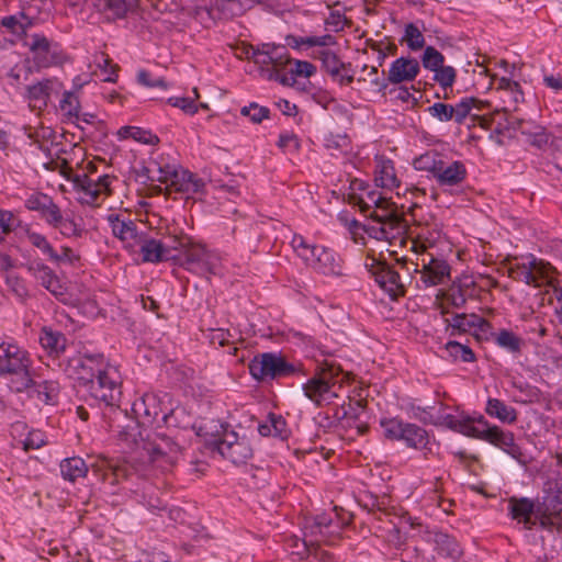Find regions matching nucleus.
Returning a JSON list of instances; mask_svg holds the SVG:
<instances>
[{
	"label": "nucleus",
	"instance_id": "obj_1",
	"mask_svg": "<svg viewBox=\"0 0 562 562\" xmlns=\"http://www.w3.org/2000/svg\"><path fill=\"white\" fill-rule=\"evenodd\" d=\"M53 374L46 364L33 367L26 350L0 337V375L23 376L25 386H47L54 382Z\"/></svg>",
	"mask_w": 562,
	"mask_h": 562
},
{
	"label": "nucleus",
	"instance_id": "obj_2",
	"mask_svg": "<svg viewBox=\"0 0 562 562\" xmlns=\"http://www.w3.org/2000/svg\"><path fill=\"white\" fill-rule=\"evenodd\" d=\"M508 274L513 280L533 288L546 286L551 289L550 301H557L555 314L560 324H562V288L558 284L554 267L549 262L529 256L521 262L512 263L508 268Z\"/></svg>",
	"mask_w": 562,
	"mask_h": 562
},
{
	"label": "nucleus",
	"instance_id": "obj_3",
	"mask_svg": "<svg viewBox=\"0 0 562 562\" xmlns=\"http://www.w3.org/2000/svg\"><path fill=\"white\" fill-rule=\"evenodd\" d=\"M95 172L97 167L92 161H88L80 173H74L70 167L63 171L67 180L72 182L76 200L81 205L100 207L112 195V183L115 178Z\"/></svg>",
	"mask_w": 562,
	"mask_h": 562
},
{
	"label": "nucleus",
	"instance_id": "obj_4",
	"mask_svg": "<svg viewBox=\"0 0 562 562\" xmlns=\"http://www.w3.org/2000/svg\"><path fill=\"white\" fill-rule=\"evenodd\" d=\"M199 436L233 463H245L252 457V447L245 435L227 430L218 420H209L199 428Z\"/></svg>",
	"mask_w": 562,
	"mask_h": 562
},
{
	"label": "nucleus",
	"instance_id": "obj_5",
	"mask_svg": "<svg viewBox=\"0 0 562 562\" xmlns=\"http://www.w3.org/2000/svg\"><path fill=\"white\" fill-rule=\"evenodd\" d=\"M291 246L306 267L327 277L344 274V260L333 249L307 241L302 235H294Z\"/></svg>",
	"mask_w": 562,
	"mask_h": 562
},
{
	"label": "nucleus",
	"instance_id": "obj_6",
	"mask_svg": "<svg viewBox=\"0 0 562 562\" xmlns=\"http://www.w3.org/2000/svg\"><path fill=\"white\" fill-rule=\"evenodd\" d=\"M66 374L79 386H121L122 380L119 370L110 364H104L93 358L71 359L66 368Z\"/></svg>",
	"mask_w": 562,
	"mask_h": 562
},
{
	"label": "nucleus",
	"instance_id": "obj_7",
	"mask_svg": "<svg viewBox=\"0 0 562 562\" xmlns=\"http://www.w3.org/2000/svg\"><path fill=\"white\" fill-rule=\"evenodd\" d=\"M251 375L261 382L296 375L303 372L301 362H291L280 352H263L249 363Z\"/></svg>",
	"mask_w": 562,
	"mask_h": 562
},
{
	"label": "nucleus",
	"instance_id": "obj_8",
	"mask_svg": "<svg viewBox=\"0 0 562 562\" xmlns=\"http://www.w3.org/2000/svg\"><path fill=\"white\" fill-rule=\"evenodd\" d=\"M150 170L157 173L156 180L165 183L169 193L176 192L186 199L193 198L204 188L201 178L177 165L155 162Z\"/></svg>",
	"mask_w": 562,
	"mask_h": 562
},
{
	"label": "nucleus",
	"instance_id": "obj_9",
	"mask_svg": "<svg viewBox=\"0 0 562 562\" xmlns=\"http://www.w3.org/2000/svg\"><path fill=\"white\" fill-rule=\"evenodd\" d=\"M181 266L190 272L199 276L217 274L221 270L222 259L220 255L200 244H191L184 250Z\"/></svg>",
	"mask_w": 562,
	"mask_h": 562
},
{
	"label": "nucleus",
	"instance_id": "obj_10",
	"mask_svg": "<svg viewBox=\"0 0 562 562\" xmlns=\"http://www.w3.org/2000/svg\"><path fill=\"white\" fill-rule=\"evenodd\" d=\"M32 54L36 66L48 68L61 65L66 60V55L60 45L43 34H32L24 43Z\"/></svg>",
	"mask_w": 562,
	"mask_h": 562
},
{
	"label": "nucleus",
	"instance_id": "obj_11",
	"mask_svg": "<svg viewBox=\"0 0 562 562\" xmlns=\"http://www.w3.org/2000/svg\"><path fill=\"white\" fill-rule=\"evenodd\" d=\"M414 271L420 274L424 288L443 284L450 280L451 268L438 254H425L417 257Z\"/></svg>",
	"mask_w": 562,
	"mask_h": 562
},
{
	"label": "nucleus",
	"instance_id": "obj_12",
	"mask_svg": "<svg viewBox=\"0 0 562 562\" xmlns=\"http://www.w3.org/2000/svg\"><path fill=\"white\" fill-rule=\"evenodd\" d=\"M29 273L56 299L67 301L66 288L61 284L55 271L42 261H34L26 266Z\"/></svg>",
	"mask_w": 562,
	"mask_h": 562
},
{
	"label": "nucleus",
	"instance_id": "obj_13",
	"mask_svg": "<svg viewBox=\"0 0 562 562\" xmlns=\"http://www.w3.org/2000/svg\"><path fill=\"white\" fill-rule=\"evenodd\" d=\"M442 241L443 234L437 224L420 226L416 235L409 240L411 250L417 257L425 254H437V247Z\"/></svg>",
	"mask_w": 562,
	"mask_h": 562
},
{
	"label": "nucleus",
	"instance_id": "obj_14",
	"mask_svg": "<svg viewBox=\"0 0 562 562\" xmlns=\"http://www.w3.org/2000/svg\"><path fill=\"white\" fill-rule=\"evenodd\" d=\"M432 178L440 187L459 186L467 178V168L461 161H446L439 158L432 168Z\"/></svg>",
	"mask_w": 562,
	"mask_h": 562
},
{
	"label": "nucleus",
	"instance_id": "obj_15",
	"mask_svg": "<svg viewBox=\"0 0 562 562\" xmlns=\"http://www.w3.org/2000/svg\"><path fill=\"white\" fill-rule=\"evenodd\" d=\"M108 221L113 235L123 243L125 248L134 250L138 246L142 235L133 220L120 214H110Z\"/></svg>",
	"mask_w": 562,
	"mask_h": 562
},
{
	"label": "nucleus",
	"instance_id": "obj_16",
	"mask_svg": "<svg viewBox=\"0 0 562 562\" xmlns=\"http://www.w3.org/2000/svg\"><path fill=\"white\" fill-rule=\"evenodd\" d=\"M487 108H490L488 101H482L475 98H463L459 103L453 105L452 120L457 124H462L465 119L471 115L473 122L477 121L482 127L488 128L491 124L490 119L482 116L479 113L472 114L473 110L481 112Z\"/></svg>",
	"mask_w": 562,
	"mask_h": 562
},
{
	"label": "nucleus",
	"instance_id": "obj_17",
	"mask_svg": "<svg viewBox=\"0 0 562 562\" xmlns=\"http://www.w3.org/2000/svg\"><path fill=\"white\" fill-rule=\"evenodd\" d=\"M420 72V64L414 57H398L389 68L387 81L392 85L414 81Z\"/></svg>",
	"mask_w": 562,
	"mask_h": 562
},
{
	"label": "nucleus",
	"instance_id": "obj_18",
	"mask_svg": "<svg viewBox=\"0 0 562 562\" xmlns=\"http://www.w3.org/2000/svg\"><path fill=\"white\" fill-rule=\"evenodd\" d=\"M374 182L378 187L391 191L401 184L393 160L384 155L374 157Z\"/></svg>",
	"mask_w": 562,
	"mask_h": 562
},
{
	"label": "nucleus",
	"instance_id": "obj_19",
	"mask_svg": "<svg viewBox=\"0 0 562 562\" xmlns=\"http://www.w3.org/2000/svg\"><path fill=\"white\" fill-rule=\"evenodd\" d=\"M496 92L503 103L502 110L504 112L516 111L518 104L524 101V92L520 85L506 77L497 79Z\"/></svg>",
	"mask_w": 562,
	"mask_h": 562
},
{
	"label": "nucleus",
	"instance_id": "obj_20",
	"mask_svg": "<svg viewBox=\"0 0 562 562\" xmlns=\"http://www.w3.org/2000/svg\"><path fill=\"white\" fill-rule=\"evenodd\" d=\"M24 206L29 211L37 212L47 225L56 218L59 210L53 198L42 192L30 194L24 201Z\"/></svg>",
	"mask_w": 562,
	"mask_h": 562
},
{
	"label": "nucleus",
	"instance_id": "obj_21",
	"mask_svg": "<svg viewBox=\"0 0 562 562\" xmlns=\"http://www.w3.org/2000/svg\"><path fill=\"white\" fill-rule=\"evenodd\" d=\"M406 224L400 222H378L372 220L370 224L364 227L366 233L370 238L375 240H385L392 244L394 240L402 241V235L405 232Z\"/></svg>",
	"mask_w": 562,
	"mask_h": 562
},
{
	"label": "nucleus",
	"instance_id": "obj_22",
	"mask_svg": "<svg viewBox=\"0 0 562 562\" xmlns=\"http://www.w3.org/2000/svg\"><path fill=\"white\" fill-rule=\"evenodd\" d=\"M48 226L57 229L67 238H80L86 232L81 218H77L72 212L64 214L60 209L57 211L56 218Z\"/></svg>",
	"mask_w": 562,
	"mask_h": 562
},
{
	"label": "nucleus",
	"instance_id": "obj_23",
	"mask_svg": "<svg viewBox=\"0 0 562 562\" xmlns=\"http://www.w3.org/2000/svg\"><path fill=\"white\" fill-rule=\"evenodd\" d=\"M485 441L502 449L514 459H519L521 456L520 448L515 443L514 435L510 431L502 430L498 426H491Z\"/></svg>",
	"mask_w": 562,
	"mask_h": 562
},
{
	"label": "nucleus",
	"instance_id": "obj_24",
	"mask_svg": "<svg viewBox=\"0 0 562 562\" xmlns=\"http://www.w3.org/2000/svg\"><path fill=\"white\" fill-rule=\"evenodd\" d=\"M375 282L384 290L392 299H397L405 294V286L401 281L397 271L386 266L382 271L378 272L374 278Z\"/></svg>",
	"mask_w": 562,
	"mask_h": 562
},
{
	"label": "nucleus",
	"instance_id": "obj_25",
	"mask_svg": "<svg viewBox=\"0 0 562 562\" xmlns=\"http://www.w3.org/2000/svg\"><path fill=\"white\" fill-rule=\"evenodd\" d=\"M138 246L144 262L158 263L161 261H168L169 249L164 246L161 239H144L142 237Z\"/></svg>",
	"mask_w": 562,
	"mask_h": 562
},
{
	"label": "nucleus",
	"instance_id": "obj_26",
	"mask_svg": "<svg viewBox=\"0 0 562 562\" xmlns=\"http://www.w3.org/2000/svg\"><path fill=\"white\" fill-rule=\"evenodd\" d=\"M535 515L542 528H554L562 519V499L555 505L553 498L547 497L543 505L536 509Z\"/></svg>",
	"mask_w": 562,
	"mask_h": 562
},
{
	"label": "nucleus",
	"instance_id": "obj_27",
	"mask_svg": "<svg viewBox=\"0 0 562 562\" xmlns=\"http://www.w3.org/2000/svg\"><path fill=\"white\" fill-rule=\"evenodd\" d=\"M54 81L45 79L27 87V101L32 110H43L47 106L53 90Z\"/></svg>",
	"mask_w": 562,
	"mask_h": 562
},
{
	"label": "nucleus",
	"instance_id": "obj_28",
	"mask_svg": "<svg viewBox=\"0 0 562 562\" xmlns=\"http://www.w3.org/2000/svg\"><path fill=\"white\" fill-rule=\"evenodd\" d=\"M438 555L456 561L462 554L459 542L443 532H432L430 539Z\"/></svg>",
	"mask_w": 562,
	"mask_h": 562
},
{
	"label": "nucleus",
	"instance_id": "obj_29",
	"mask_svg": "<svg viewBox=\"0 0 562 562\" xmlns=\"http://www.w3.org/2000/svg\"><path fill=\"white\" fill-rule=\"evenodd\" d=\"M258 431L263 437L288 439L290 430L285 419L281 415L269 414L267 419L258 426Z\"/></svg>",
	"mask_w": 562,
	"mask_h": 562
},
{
	"label": "nucleus",
	"instance_id": "obj_30",
	"mask_svg": "<svg viewBox=\"0 0 562 562\" xmlns=\"http://www.w3.org/2000/svg\"><path fill=\"white\" fill-rule=\"evenodd\" d=\"M406 447L415 450H425L430 443L428 432L416 424L408 423L402 440Z\"/></svg>",
	"mask_w": 562,
	"mask_h": 562
},
{
	"label": "nucleus",
	"instance_id": "obj_31",
	"mask_svg": "<svg viewBox=\"0 0 562 562\" xmlns=\"http://www.w3.org/2000/svg\"><path fill=\"white\" fill-rule=\"evenodd\" d=\"M509 507L512 517L519 522H522L528 529H531L535 522H531V517L535 512L533 503L528 498H510Z\"/></svg>",
	"mask_w": 562,
	"mask_h": 562
},
{
	"label": "nucleus",
	"instance_id": "obj_32",
	"mask_svg": "<svg viewBox=\"0 0 562 562\" xmlns=\"http://www.w3.org/2000/svg\"><path fill=\"white\" fill-rule=\"evenodd\" d=\"M498 348L509 353H519L524 346V339L512 329L502 328L497 330L492 340Z\"/></svg>",
	"mask_w": 562,
	"mask_h": 562
},
{
	"label": "nucleus",
	"instance_id": "obj_33",
	"mask_svg": "<svg viewBox=\"0 0 562 562\" xmlns=\"http://www.w3.org/2000/svg\"><path fill=\"white\" fill-rule=\"evenodd\" d=\"M61 476L69 482L82 479L88 473V465L79 457L66 458L60 462Z\"/></svg>",
	"mask_w": 562,
	"mask_h": 562
},
{
	"label": "nucleus",
	"instance_id": "obj_34",
	"mask_svg": "<svg viewBox=\"0 0 562 562\" xmlns=\"http://www.w3.org/2000/svg\"><path fill=\"white\" fill-rule=\"evenodd\" d=\"M485 412L491 417L504 424H514L517 420V412L515 408L497 398H490L487 401Z\"/></svg>",
	"mask_w": 562,
	"mask_h": 562
},
{
	"label": "nucleus",
	"instance_id": "obj_35",
	"mask_svg": "<svg viewBox=\"0 0 562 562\" xmlns=\"http://www.w3.org/2000/svg\"><path fill=\"white\" fill-rule=\"evenodd\" d=\"M40 344L48 355L57 357L65 349L66 338L61 333L45 327L41 331Z\"/></svg>",
	"mask_w": 562,
	"mask_h": 562
},
{
	"label": "nucleus",
	"instance_id": "obj_36",
	"mask_svg": "<svg viewBox=\"0 0 562 562\" xmlns=\"http://www.w3.org/2000/svg\"><path fill=\"white\" fill-rule=\"evenodd\" d=\"M368 216L378 222H400L405 224L403 214L398 212L395 203L385 198V203H379Z\"/></svg>",
	"mask_w": 562,
	"mask_h": 562
},
{
	"label": "nucleus",
	"instance_id": "obj_37",
	"mask_svg": "<svg viewBox=\"0 0 562 562\" xmlns=\"http://www.w3.org/2000/svg\"><path fill=\"white\" fill-rule=\"evenodd\" d=\"M286 45L294 48V49H301L302 47H326L334 45L335 38L334 36L326 34L322 36H295V35H289L285 38Z\"/></svg>",
	"mask_w": 562,
	"mask_h": 562
},
{
	"label": "nucleus",
	"instance_id": "obj_38",
	"mask_svg": "<svg viewBox=\"0 0 562 562\" xmlns=\"http://www.w3.org/2000/svg\"><path fill=\"white\" fill-rule=\"evenodd\" d=\"M289 71L283 76V83H294L297 78H310L316 74V67L306 60L291 59L288 64Z\"/></svg>",
	"mask_w": 562,
	"mask_h": 562
},
{
	"label": "nucleus",
	"instance_id": "obj_39",
	"mask_svg": "<svg viewBox=\"0 0 562 562\" xmlns=\"http://www.w3.org/2000/svg\"><path fill=\"white\" fill-rule=\"evenodd\" d=\"M491 425L483 415L468 418L462 425V432L467 436L486 440Z\"/></svg>",
	"mask_w": 562,
	"mask_h": 562
},
{
	"label": "nucleus",
	"instance_id": "obj_40",
	"mask_svg": "<svg viewBox=\"0 0 562 562\" xmlns=\"http://www.w3.org/2000/svg\"><path fill=\"white\" fill-rule=\"evenodd\" d=\"M383 435L392 441H401L408 423L397 417L383 418L380 422Z\"/></svg>",
	"mask_w": 562,
	"mask_h": 562
},
{
	"label": "nucleus",
	"instance_id": "obj_41",
	"mask_svg": "<svg viewBox=\"0 0 562 562\" xmlns=\"http://www.w3.org/2000/svg\"><path fill=\"white\" fill-rule=\"evenodd\" d=\"M161 241L164 243V246L168 247L167 249H169L168 260L179 259L180 255H182L184 257L186 248L191 246V244H192L190 241V238L184 235L168 236V237L161 239Z\"/></svg>",
	"mask_w": 562,
	"mask_h": 562
},
{
	"label": "nucleus",
	"instance_id": "obj_42",
	"mask_svg": "<svg viewBox=\"0 0 562 562\" xmlns=\"http://www.w3.org/2000/svg\"><path fill=\"white\" fill-rule=\"evenodd\" d=\"M121 138H133L137 142L155 145L159 142L157 135L137 126H123L117 132Z\"/></svg>",
	"mask_w": 562,
	"mask_h": 562
},
{
	"label": "nucleus",
	"instance_id": "obj_43",
	"mask_svg": "<svg viewBox=\"0 0 562 562\" xmlns=\"http://www.w3.org/2000/svg\"><path fill=\"white\" fill-rule=\"evenodd\" d=\"M94 64L105 75L104 81L106 82H116L117 81V71L120 69L117 64H113L110 56L103 52L94 55Z\"/></svg>",
	"mask_w": 562,
	"mask_h": 562
},
{
	"label": "nucleus",
	"instance_id": "obj_44",
	"mask_svg": "<svg viewBox=\"0 0 562 562\" xmlns=\"http://www.w3.org/2000/svg\"><path fill=\"white\" fill-rule=\"evenodd\" d=\"M476 316V314H454L451 318H446L445 322L453 330L462 334H471L474 328Z\"/></svg>",
	"mask_w": 562,
	"mask_h": 562
},
{
	"label": "nucleus",
	"instance_id": "obj_45",
	"mask_svg": "<svg viewBox=\"0 0 562 562\" xmlns=\"http://www.w3.org/2000/svg\"><path fill=\"white\" fill-rule=\"evenodd\" d=\"M322 60L323 68L328 75H338L339 68H342L345 65L344 61L339 59V57L328 48L322 47L317 50V55H314Z\"/></svg>",
	"mask_w": 562,
	"mask_h": 562
},
{
	"label": "nucleus",
	"instance_id": "obj_46",
	"mask_svg": "<svg viewBox=\"0 0 562 562\" xmlns=\"http://www.w3.org/2000/svg\"><path fill=\"white\" fill-rule=\"evenodd\" d=\"M94 5L99 11L109 13L113 18H124L127 12L125 0H94Z\"/></svg>",
	"mask_w": 562,
	"mask_h": 562
},
{
	"label": "nucleus",
	"instance_id": "obj_47",
	"mask_svg": "<svg viewBox=\"0 0 562 562\" xmlns=\"http://www.w3.org/2000/svg\"><path fill=\"white\" fill-rule=\"evenodd\" d=\"M27 241L35 248L40 249L48 259L49 258H56L55 257V249L47 239L45 235L42 233L26 229L25 232Z\"/></svg>",
	"mask_w": 562,
	"mask_h": 562
},
{
	"label": "nucleus",
	"instance_id": "obj_48",
	"mask_svg": "<svg viewBox=\"0 0 562 562\" xmlns=\"http://www.w3.org/2000/svg\"><path fill=\"white\" fill-rule=\"evenodd\" d=\"M334 368L322 369L315 376L311 378L303 386H341L342 379L334 378Z\"/></svg>",
	"mask_w": 562,
	"mask_h": 562
},
{
	"label": "nucleus",
	"instance_id": "obj_49",
	"mask_svg": "<svg viewBox=\"0 0 562 562\" xmlns=\"http://www.w3.org/2000/svg\"><path fill=\"white\" fill-rule=\"evenodd\" d=\"M403 42L411 50H419L425 46V37L422 31L414 24L408 23L405 26Z\"/></svg>",
	"mask_w": 562,
	"mask_h": 562
},
{
	"label": "nucleus",
	"instance_id": "obj_50",
	"mask_svg": "<svg viewBox=\"0 0 562 562\" xmlns=\"http://www.w3.org/2000/svg\"><path fill=\"white\" fill-rule=\"evenodd\" d=\"M423 67L431 72L445 65V56L434 46H427L422 56Z\"/></svg>",
	"mask_w": 562,
	"mask_h": 562
},
{
	"label": "nucleus",
	"instance_id": "obj_51",
	"mask_svg": "<svg viewBox=\"0 0 562 562\" xmlns=\"http://www.w3.org/2000/svg\"><path fill=\"white\" fill-rule=\"evenodd\" d=\"M304 394L318 406L329 405L337 397L334 389H303Z\"/></svg>",
	"mask_w": 562,
	"mask_h": 562
},
{
	"label": "nucleus",
	"instance_id": "obj_52",
	"mask_svg": "<svg viewBox=\"0 0 562 562\" xmlns=\"http://www.w3.org/2000/svg\"><path fill=\"white\" fill-rule=\"evenodd\" d=\"M240 114L243 116L249 117L250 122L254 124H259L263 120L270 117V110L266 106L259 105L256 102H252L247 106H243L240 109Z\"/></svg>",
	"mask_w": 562,
	"mask_h": 562
},
{
	"label": "nucleus",
	"instance_id": "obj_53",
	"mask_svg": "<svg viewBox=\"0 0 562 562\" xmlns=\"http://www.w3.org/2000/svg\"><path fill=\"white\" fill-rule=\"evenodd\" d=\"M266 49H270V55L272 57V68L274 70H279L290 63L291 58L285 46L274 45V44H265Z\"/></svg>",
	"mask_w": 562,
	"mask_h": 562
},
{
	"label": "nucleus",
	"instance_id": "obj_54",
	"mask_svg": "<svg viewBox=\"0 0 562 562\" xmlns=\"http://www.w3.org/2000/svg\"><path fill=\"white\" fill-rule=\"evenodd\" d=\"M456 79L457 70L452 66L443 65L434 71V80L445 90L452 88Z\"/></svg>",
	"mask_w": 562,
	"mask_h": 562
},
{
	"label": "nucleus",
	"instance_id": "obj_55",
	"mask_svg": "<svg viewBox=\"0 0 562 562\" xmlns=\"http://www.w3.org/2000/svg\"><path fill=\"white\" fill-rule=\"evenodd\" d=\"M495 333L496 331L493 330L492 324L487 319H485L479 315L476 316L474 328L471 331V335H473L476 340H479V341L493 340Z\"/></svg>",
	"mask_w": 562,
	"mask_h": 562
},
{
	"label": "nucleus",
	"instance_id": "obj_56",
	"mask_svg": "<svg viewBox=\"0 0 562 562\" xmlns=\"http://www.w3.org/2000/svg\"><path fill=\"white\" fill-rule=\"evenodd\" d=\"M0 24L8 30L11 34L18 37L26 36V30L31 25V22L23 23L15 15H9L1 19Z\"/></svg>",
	"mask_w": 562,
	"mask_h": 562
},
{
	"label": "nucleus",
	"instance_id": "obj_57",
	"mask_svg": "<svg viewBox=\"0 0 562 562\" xmlns=\"http://www.w3.org/2000/svg\"><path fill=\"white\" fill-rule=\"evenodd\" d=\"M277 145L285 154H295L301 148L300 138L292 132H282Z\"/></svg>",
	"mask_w": 562,
	"mask_h": 562
},
{
	"label": "nucleus",
	"instance_id": "obj_58",
	"mask_svg": "<svg viewBox=\"0 0 562 562\" xmlns=\"http://www.w3.org/2000/svg\"><path fill=\"white\" fill-rule=\"evenodd\" d=\"M4 280L10 291L19 299L24 300L29 295L24 280L14 272L7 273Z\"/></svg>",
	"mask_w": 562,
	"mask_h": 562
},
{
	"label": "nucleus",
	"instance_id": "obj_59",
	"mask_svg": "<svg viewBox=\"0 0 562 562\" xmlns=\"http://www.w3.org/2000/svg\"><path fill=\"white\" fill-rule=\"evenodd\" d=\"M446 349L449 353L463 362H472L475 359V355L472 349L465 345H462L458 341H449L446 345Z\"/></svg>",
	"mask_w": 562,
	"mask_h": 562
},
{
	"label": "nucleus",
	"instance_id": "obj_60",
	"mask_svg": "<svg viewBox=\"0 0 562 562\" xmlns=\"http://www.w3.org/2000/svg\"><path fill=\"white\" fill-rule=\"evenodd\" d=\"M59 106L65 115H68L70 117H77L80 110V102L78 95L70 91L65 92L63 99L60 100Z\"/></svg>",
	"mask_w": 562,
	"mask_h": 562
},
{
	"label": "nucleus",
	"instance_id": "obj_61",
	"mask_svg": "<svg viewBox=\"0 0 562 562\" xmlns=\"http://www.w3.org/2000/svg\"><path fill=\"white\" fill-rule=\"evenodd\" d=\"M167 103L189 115H194L199 111L198 103L189 97H170L167 99Z\"/></svg>",
	"mask_w": 562,
	"mask_h": 562
},
{
	"label": "nucleus",
	"instance_id": "obj_62",
	"mask_svg": "<svg viewBox=\"0 0 562 562\" xmlns=\"http://www.w3.org/2000/svg\"><path fill=\"white\" fill-rule=\"evenodd\" d=\"M428 113L440 122L452 121L453 105L436 102L427 109Z\"/></svg>",
	"mask_w": 562,
	"mask_h": 562
},
{
	"label": "nucleus",
	"instance_id": "obj_63",
	"mask_svg": "<svg viewBox=\"0 0 562 562\" xmlns=\"http://www.w3.org/2000/svg\"><path fill=\"white\" fill-rule=\"evenodd\" d=\"M248 58L252 59L254 63L259 65L261 68H272V57L270 55V49H266L265 44L258 46L257 48L252 47L251 54Z\"/></svg>",
	"mask_w": 562,
	"mask_h": 562
},
{
	"label": "nucleus",
	"instance_id": "obj_64",
	"mask_svg": "<svg viewBox=\"0 0 562 562\" xmlns=\"http://www.w3.org/2000/svg\"><path fill=\"white\" fill-rule=\"evenodd\" d=\"M379 203H385V198L375 191H369L366 193V195H362L359 199L360 209L367 214L372 211Z\"/></svg>",
	"mask_w": 562,
	"mask_h": 562
}]
</instances>
